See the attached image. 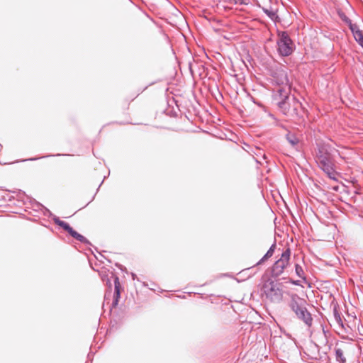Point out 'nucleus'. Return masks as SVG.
Instances as JSON below:
<instances>
[{"label":"nucleus","mask_w":363,"mask_h":363,"mask_svg":"<svg viewBox=\"0 0 363 363\" xmlns=\"http://www.w3.org/2000/svg\"><path fill=\"white\" fill-rule=\"evenodd\" d=\"M274 80L278 85L281 86L277 90L281 99V101L278 102V106L281 111L286 114L289 111V101H290L289 96L290 86L286 72L284 70L277 71L274 76Z\"/></svg>","instance_id":"obj_1"},{"label":"nucleus","mask_w":363,"mask_h":363,"mask_svg":"<svg viewBox=\"0 0 363 363\" xmlns=\"http://www.w3.org/2000/svg\"><path fill=\"white\" fill-rule=\"evenodd\" d=\"M316 162L330 179H337V173L334 169L331 154L329 152L327 145H323L318 147L316 153Z\"/></svg>","instance_id":"obj_2"},{"label":"nucleus","mask_w":363,"mask_h":363,"mask_svg":"<svg viewBox=\"0 0 363 363\" xmlns=\"http://www.w3.org/2000/svg\"><path fill=\"white\" fill-rule=\"evenodd\" d=\"M289 306L299 319L302 320L307 325H311L312 318L306 308V301L303 298L296 294H292Z\"/></svg>","instance_id":"obj_3"},{"label":"nucleus","mask_w":363,"mask_h":363,"mask_svg":"<svg viewBox=\"0 0 363 363\" xmlns=\"http://www.w3.org/2000/svg\"><path fill=\"white\" fill-rule=\"evenodd\" d=\"M284 287L282 283L268 279L264 283L262 291L267 298L270 301L279 303L283 299Z\"/></svg>","instance_id":"obj_4"},{"label":"nucleus","mask_w":363,"mask_h":363,"mask_svg":"<svg viewBox=\"0 0 363 363\" xmlns=\"http://www.w3.org/2000/svg\"><path fill=\"white\" fill-rule=\"evenodd\" d=\"M278 52L282 56H289L293 51L292 41L286 32L279 33Z\"/></svg>","instance_id":"obj_5"},{"label":"nucleus","mask_w":363,"mask_h":363,"mask_svg":"<svg viewBox=\"0 0 363 363\" xmlns=\"http://www.w3.org/2000/svg\"><path fill=\"white\" fill-rule=\"evenodd\" d=\"M290 256V249L288 248L283 252L281 257L273 265L272 274L274 276L278 277L283 273L284 269L289 264Z\"/></svg>","instance_id":"obj_6"},{"label":"nucleus","mask_w":363,"mask_h":363,"mask_svg":"<svg viewBox=\"0 0 363 363\" xmlns=\"http://www.w3.org/2000/svg\"><path fill=\"white\" fill-rule=\"evenodd\" d=\"M275 247H276V245L273 244L270 247V248L268 250L267 253L264 255V256L257 263V264H260L262 262H264L265 260H267V259L271 257L273 255L274 252Z\"/></svg>","instance_id":"obj_7"},{"label":"nucleus","mask_w":363,"mask_h":363,"mask_svg":"<svg viewBox=\"0 0 363 363\" xmlns=\"http://www.w3.org/2000/svg\"><path fill=\"white\" fill-rule=\"evenodd\" d=\"M53 220H54V222L55 224L62 227L64 230H65L68 233L69 230H71L72 228L69 226V225L67 223L60 220V218H57V217L54 218Z\"/></svg>","instance_id":"obj_8"},{"label":"nucleus","mask_w":363,"mask_h":363,"mask_svg":"<svg viewBox=\"0 0 363 363\" xmlns=\"http://www.w3.org/2000/svg\"><path fill=\"white\" fill-rule=\"evenodd\" d=\"M69 234L72 237L74 238L75 239H77V240H79L82 242H87L86 239L83 235H80L79 233H78L77 231H75L72 228L71 229V230L69 231Z\"/></svg>","instance_id":"obj_9"},{"label":"nucleus","mask_w":363,"mask_h":363,"mask_svg":"<svg viewBox=\"0 0 363 363\" xmlns=\"http://www.w3.org/2000/svg\"><path fill=\"white\" fill-rule=\"evenodd\" d=\"M336 359L340 363H345L346 359L344 357L343 351L340 348L335 349Z\"/></svg>","instance_id":"obj_10"},{"label":"nucleus","mask_w":363,"mask_h":363,"mask_svg":"<svg viewBox=\"0 0 363 363\" xmlns=\"http://www.w3.org/2000/svg\"><path fill=\"white\" fill-rule=\"evenodd\" d=\"M114 284H115L116 300L114 301L113 303L115 305H116L118 303V298L119 297V279L118 277L114 278Z\"/></svg>","instance_id":"obj_11"},{"label":"nucleus","mask_w":363,"mask_h":363,"mask_svg":"<svg viewBox=\"0 0 363 363\" xmlns=\"http://www.w3.org/2000/svg\"><path fill=\"white\" fill-rule=\"evenodd\" d=\"M351 30L353 32L354 38L356 39L357 41L359 43L361 40H363V35L359 30L354 31V28L352 26H351Z\"/></svg>","instance_id":"obj_12"},{"label":"nucleus","mask_w":363,"mask_h":363,"mask_svg":"<svg viewBox=\"0 0 363 363\" xmlns=\"http://www.w3.org/2000/svg\"><path fill=\"white\" fill-rule=\"evenodd\" d=\"M296 273L299 277L304 278L303 270L302 267L301 266H299L298 264H296Z\"/></svg>","instance_id":"obj_13"},{"label":"nucleus","mask_w":363,"mask_h":363,"mask_svg":"<svg viewBox=\"0 0 363 363\" xmlns=\"http://www.w3.org/2000/svg\"><path fill=\"white\" fill-rule=\"evenodd\" d=\"M289 142L292 145H295L298 143V139L294 136H288Z\"/></svg>","instance_id":"obj_14"},{"label":"nucleus","mask_w":363,"mask_h":363,"mask_svg":"<svg viewBox=\"0 0 363 363\" xmlns=\"http://www.w3.org/2000/svg\"><path fill=\"white\" fill-rule=\"evenodd\" d=\"M335 318L339 325H342V321L341 320L340 315L336 312L335 313Z\"/></svg>","instance_id":"obj_15"},{"label":"nucleus","mask_w":363,"mask_h":363,"mask_svg":"<svg viewBox=\"0 0 363 363\" xmlns=\"http://www.w3.org/2000/svg\"><path fill=\"white\" fill-rule=\"evenodd\" d=\"M230 3H233L235 4H245V0H229Z\"/></svg>","instance_id":"obj_16"},{"label":"nucleus","mask_w":363,"mask_h":363,"mask_svg":"<svg viewBox=\"0 0 363 363\" xmlns=\"http://www.w3.org/2000/svg\"><path fill=\"white\" fill-rule=\"evenodd\" d=\"M265 13H266L269 16H270V17H272V16H274V13H272V12H269V11H268L267 10H266V11H265Z\"/></svg>","instance_id":"obj_17"},{"label":"nucleus","mask_w":363,"mask_h":363,"mask_svg":"<svg viewBox=\"0 0 363 363\" xmlns=\"http://www.w3.org/2000/svg\"><path fill=\"white\" fill-rule=\"evenodd\" d=\"M359 43V44L361 45V46L363 48V40H361Z\"/></svg>","instance_id":"obj_18"},{"label":"nucleus","mask_w":363,"mask_h":363,"mask_svg":"<svg viewBox=\"0 0 363 363\" xmlns=\"http://www.w3.org/2000/svg\"><path fill=\"white\" fill-rule=\"evenodd\" d=\"M132 276H133V279H135V274H133Z\"/></svg>","instance_id":"obj_19"},{"label":"nucleus","mask_w":363,"mask_h":363,"mask_svg":"<svg viewBox=\"0 0 363 363\" xmlns=\"http://www.w3.org/2000/svg\"><path fill=\"white\" fill-rule=\"evenodd\" d=\"M295 284L298 285L297 281L294 282Z\"/></svg>","instance_id":"obj_20"}]
</instances>
